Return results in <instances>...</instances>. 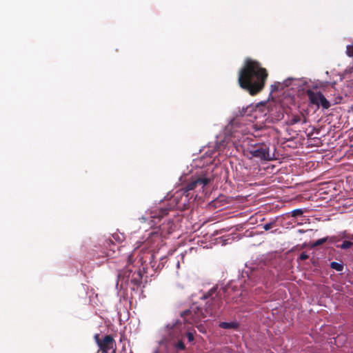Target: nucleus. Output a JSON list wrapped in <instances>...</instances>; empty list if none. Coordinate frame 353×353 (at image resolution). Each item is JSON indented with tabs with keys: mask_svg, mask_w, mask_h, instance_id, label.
I'll return each mask as SVG.
<instances>
[{
	"mask_svg": "<svg viewBox=\"0 0 353 353\" xmlns=\"http://www.w3.org/2000/svg\"><path fill=\"white\" fill-rule=\"evenodd\" d=\"M268 76V71L259 61L247 58L239 72L238 82L242 89L254 96L263 89Z\"/></svg>",
	"mask_w": 353,
	"mask_h": 353,
	"instance_id": "f03ea898",
	"label": "nucleus"
},
{
	"mask_svg": "<svg viewBox=\"0 0 353 353\" xmlns=\"http://www.w3.org/2000/svg\"><path fill=\"white\" fill-rule=\"evenodd\" d=\"M350 108H351V110L353 112V105H351Z\"/></svg>",
	"mask_w": 353,
	"mask_h": 353,
	"instance_id": "b1692460",
	"label": "nucleus"
},
{
	"mask_svg": "<svg viewBox=\"0 0 353 353\" xmlns=\"http://www.w3.org/2000/svg\"><path fill=\"white\" fill-rule=\"evenodd\" d=\"M106 246L108 248L107 255L112 257H116L115 253L117 251L119 254L121 252V247L113 243L112 239L106 241Z\"/></svg>",
	"mask_w": 353,
	"mask_h": 353,
	"instance_id": "6e6552de",
	"label": "nucleus"
},
{
	"mask_svg": "<svg viewBox=\"0 0 353 353\" xmlns=\"http://www.w3.org/2000/svg\"><path fill=\"white\" fill-rule=\"evenodd\" d=\"M327 237H325V238H322V239H319L318 240H316L315 242L313 243L312 247V248H315V247H317V246H319L322 244H323L324 243H325L327 241Z\"/></svg>",
	"mask_w": 353,
	"mask_h": 353,
	"instance_id": "4468645a",
	"label": "nucleus"
},
{
	"mask_svg": "<svg viewBox=\"0 0 353 353\" xmlns=\"http://www.w3.org/2000/svg\"><path fill=\"white\" fill-rule=\"evenodd\" d=\"M306 94L310 103L318 107L321 106L323 109H328L330 107V103L321 92H314L312 90H307Z\"/></svg>",
	"mask_w": 353,
	"mask_h": 353,
	"instance_id": "39448f33",
	"label": "nucleus"
},
{
	"mask_svg": "<svg viewBox=\"0 0 353 353\" xmlns=\"http://www.w3.org/2000/svg\"><path fill=\"white\" fill-rule=\"evenodd\" d=\"M169 208H161L151 212L152 221L157 223L156 219L160 221L164 216L168 214Z\"/></svg>",
	"mask_w": 353,
	"mask_h": 353,
	"instance_id": "0eeeda50",
	"label": "nucleus"
},
{
	"mask_svg": "<svg viewBox=\"0 0 353 353\" xmlns=\"http://www.w3.org/2000/svg\"><path fill=\"white\" fill-rule=\"evenodd\" d=\"M255 275V272H252L250 276H248V280L251 281Z\"/></svg>",
	"mask_w": 353,
	"mask_h": 353,
	"instance_id": "412c9836",
	"label": "nucleus"
},
{
	"mask_svg": "<svg viewBox=\"0 0 353 353\" xmlns=\"http://www.w3.org/2000/svg\"><path fill=\"white\" fill-rule=\"evenodd\" d=\"M154 239H160V235H159V232H154L150 233V236H149L148 240L152 241Z\"/></svg>",
	"mask_w": 353,
	"mask_h": 353,
	"instance_id": "dca6fc26",
	"label": "nucleus"
},
{
	"mask_svg": "<svg viewBox=\"0 0 353 353\" xmlns=\"http://www.w3.org/2000/svg\"><path fill=\"white\" fill-rule=\"evenodd\" d=\"M134 254H135V251L133 253H132L131 254L128 256V262L127 263L128 265L132 264L134 263L133 258H134ZM137 260H138L137 263H140L141 265H143V256H141V255L139 254L137 256L134 261Z\"/></svg>",
	"mask_w": 353,
	"mask_h": 353,
	"instance_id": "9d476101",
	"label": "nucleus"
},
{
	"mask_svg": "<svg viewBox=\"0 0 353 353\" xmlns=\"http://www.w3.org/2000/svg\"><path fill=\"white\" fill-rule=\"evenodd\" d=\"M353 245V243L350 241H345L343 242V243L340 245H338L339 248L343 250H346L350 248H351Z\"/></svg>",
	"mask_w": 353,
	"mask_h": 353,
	"instance_id": "ddd939ff",
	"label": "nucleus"
},
{
	"mask_svg": "<svg viewBox=\"0 0 353 353\" xmlns=\"http://www.w3.org/2000/svg\"><path fill=\"white\" fill-rule=\"evenodd\" d=\"M212 180L213 178L211 176L201 172L200 174L192 176L191 181L188 182L181 190L183 192V194H185L190 190H195L198 187H201V188L203 189Z\"/></svg>",
	"mask_w": 353,
	"mask_h": 353,
	"instance_id": "7ed1b4c3",
	"label": "nucleus"
},
{
	"mask_svg": "<svg viewBox=\"0 0 353 353\" xmlns=\"http://www.w3.org/2000/svg\"><path fill=\"white\" fill-rule=\"evenodd\" d=\"M230 292L231 284L223 288L214 285L203 294L199 304L193 303L189 309L181 313V316L185 323L190 324H197L207 317L215 316L222 305L223 294Z\"/></svg>",
	"mask_w": 353,
	"mask_h": 353,
	"instance_id": "f257e3e1",
	"label": "nucleus"
},
{
	"mask_svg": "<svg viewBox=\"0 0 353 353\" xmlns=\"http://www.w3.org/2000/svg\"><path fill=\"white\" fill-rule=\"evenodd\" d=\"M176 327V324L172 326V327Z\"/></svg>",
	"mask_w": 353,
	"mask_h": 353,
	"instance_id": "393cba45",
	"label": "nucleus"
},
{
	"mask_svg": "<svg viewBox=\"0 0 353 353\" xmlns=\"http://www.w3.org/2000/svg\"><path fill=\"white\" fill-rule=\"evenodd\" d=\"M303 213V211L301 209H296L292 212V216L296 217L299 216H301Z\"/></svg>",
	"mask_w": 353,
	"mask_h": 353,
	"instance_id": "2eb2a0df",
	"label": "nucleus"
},
{
	"mask_svg": "<svg viewBox=\"0 0 353 353\" xmlns=\"http://www.w3.org/2000/svg\"><path fill=\"white\" fill-rule=\"evenodd\" d=\"M186 336H187V338H188V341H189L190 342L193 341H194V334H193L192 332H188L186 334Z\"/></svg>",
	"mask_w": 353,
	"mask_h": 353,
	"instance_id": "aec40b11",
	"label": "nucleus"
},
{
	"mask_svg": "<svg viewBox=\"0 0 353 353\" xmlns=\"http://www.w3.org/2000/svg\"><path fill=\"white\" fill-rule=\"evenodd\" d=\"M137 274H138V276H139V279H141V275L140 271H139V272H137Z\"/></svg>",
	"mask_w": 353,
	"mask_h": 353,
	"instance_id": "4be33fe9",
	"label": "nucleus"
},
{
	"mask_svg": "<svg viewBox=\"0 0 353 353\" xmlns=\"http://www.w3.org/2000/svg\"><path fill=\"white\" fill-rule=\"evenodd\" d=\"M308 258L309 256L306 254V252H303L300 254L299 259L301 261H304L307 259Z\"/></svg>",
	"mask_w": 353,
	"mask_h": 353,
	"instance_id": "a211bd4d",
	"label": "nucleus"
},
{
	"mask_svg": "<svg viewBox=\"0 0 353 353\" xmlns=\"http://www.w3.org/2000/svg\"><path fill=\"white\" fill-rule=\"evenodd\" d=\"M349 238L351 239V240H353V234H351L350 236H349Z\"/></svg>",
	"mask_w": 353,
	"mask_h": 353,
	"instance_id": "5701e85b",
	"label": "nucleus"
},
{
	"mask_svg": "<svg viewBox=\"0 0 353 353\" xmlns=\"http://www.w3.org/2000/svg\"><path fill=\"white\" fill-rule=\"evenodd\" d=\"M95 339L99 347L98 353H115L114 349L115 341L112 336L106 335L102 340H100L99 335L97 334Z\"/></svg>",
	"mask_w": 353,
	"mask_h": 353,
	"instance_id": "423d86ee",
	"label": "nucleus"
},
{
	"mask_svg": "<svg viewBox=\"0 0 353 353\" xmlns=\"http://www.w3.org/2000/svg\"><path fill=\"white\" fill-rule=\"evenodd\" d=\"M273 225H274L273 223H268L265 224L263 228L265 230H269L271 228H272Z\"/></svg>",
	"mask_w": 353,
	"mask_h": 353,
	"instance_id": "6ab92c4d",
	"label": "nucleus"
},
{
	"mask_svg": "<svg viewBox=\"0 0 353 353\" xmlns=\"http://www.w3.org/2000/svg\"><path fill=\"white\" fill-rule=\"evenodd\" d=\"M330 268L338 272H342L343 270V265L342 263L333 261L330 263Z\"/></svg>",
	"mask_w": 353,
	"mask_h": 353,
	"instance_id": "f8f14e48",
	"label": "nucleus"
},
{
	"mask_svg": "<svg viewBox=\"0 0 353 353\" xmlns=\"http://www.w3.org/2000/svg\"><path fill=\"white\" fill-rule=\"evenodd\" d=\"M301 116L295 114L292 115L290 118H289L288 121V123L290 125H294L296 123H298L301 121Z\"/></svg>",
	"mask_w": 353,
	"mask_h": 353,
	"instance_id": "9b49d317",
	"label": "nucleus"
},
{
	"mask_svg": "<svg viewBox=\"0 0 353 353\" xmlns=\"http://www.w3.org/2000/svg\"><path fill=\"white\" fill-rule=\"evenodd\" d=\"M175 347H176V349L181 350H183L185 348V344H184V343L182 341H179L176 343Z\"/></svg>",
	"mask_w": 353,
	"mask_h": 353,
	"instance_id": "f3484780",
	"label": "nucleus"
},
{
	"mask_svg": "<svg viewBox=\"0 0 353 353\" xmlns=\"http://www.w3.org/2000/svg\"><path fill=\"white\" fill-rule=\"evenodd\" d=\"M219 326L223 329H233L237 330L239 324L237 322H221Z\"/></svg>",
	"mask_w": 353,
	"mask_h": 353,
	"instance_id": "1a4fd4ad",
	"label": "nucleus"
},
{
	"mask_svg": "<svg viewBox=\"0 0 353 353\" xmlns=\"http://www.w3.org/2000/svg\"><path fill=\"white\" fill-rule=\"evenodd\" d=\"M252 157L261 161H269L272 159L270 153L269 145L265 143H259L251 146L248 150Z\"/></svg>",
	"mask_w": 353,
	"mask_h": 353,
	"instance_id": "20e7f679",
	"label": "nucleus"
}]
</instances>
